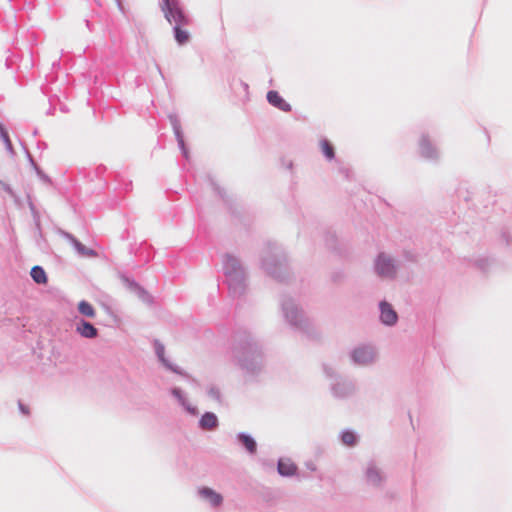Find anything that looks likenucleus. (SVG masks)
<instances>
[{"instance_id":"nucleus-18","label":"nucleus","mask_w":512,"mask_h":512,"mask_svg":"<svg viewBox=\"0 0 512 512\" xmlns=\"http://www.w3.org/2000/svg\"><path fill=\"white\" fill-rule=\"evenodd\" d=\"M0 136L3 139V141L5 142L7 149L12 151V143L10 141L9 135H8L7 131L2 126H0Z\"/></svg>"},{"instance_id":"nucleus-1","label":"nucleus","mask_w":512,"mask_h":512,"mask_svg":"<svg viewBox=\"0 0 512 512\" xmlns=\"http://www.w3.org/2000/svg\"><path fill=\"white\" fill-rule=\"evenodd\" d=\"M161 10L165 19L175 25H188L190 20L182 10L178 0H163Z\"/></svg>"},{"instance_id":"nucleus-4","label":"nucleus","mask_w":512,"mask_h":512,"mask_svg":"<svg viewBox=\"0 0 512 512\" xmlns=\"http://www.w3.org/2000/svg\"><path fill=\"white\" fill-rule=\"evenodd\" d=\"M381 320L386 325H393L397 321V314L390 304L382 302L380 304Z\"/></svg>"},{"instance_id":"nucleus-8","label":"nucleus","mask_w":512,"mask_h":512,"mask_svg":"<svg viewBox=\"0 0 512 512\" xmlns=\"http://www.w3.org/2000/svg\"><path fill=\"white\" fill-rule=\"evenodd\" d=\"M77 331L79 334L86 338H94L97 335V329L90 323L82 321L77 326Z\"/></svg>"},{"instance_id":"nucleus-17","label":"nucleus","mask_w":512,"mask_h":512,"mask_svg":"<svg viewBox=\"0 0 512 512\" xmlns=\"http://www.w3.org/2000/svg\"><path fill=\"white\" fill-rule=\"evenodd\" d=\"M76 248H77L78 252L81 253L82 255L90 256V257L96 256V253L92 249L86 248L81 243H77Z\"/></svg>"},{"instance_id":"nucleus-11","label":"nucleus","mask_w":512,"mask_h":512,"mask_svg":"<svg viewBox=\"0 0 512 512\" xmlns=\"http://www.w3.org/2000/svg\"><path fill=\"white\" fill-rule=\"evenodd\" d=\"M218 420L213 413H206L200 420V425L204 429H213L217 426Z\"/></svg>"},{"instance_id":"nucleus-6","label":"nucleus","mask_w":512,"mask_h":512,"mask_svg":"<svg viewBox=\"0 0 512 512\" xmlns=\"http://www.w3.org/2000/svg\"><path fill=\"white\" fill-rule=\"evenodd\" d=\"M199 493L214 506H219L222 503V496L210 488L204 487L199 490Z\"/></svg>"},{"instance_id":"nucleus-19","label":"nucleus","mask_w":512,"mask_h":512,"mask_svg":"<svg viewBox=\"0 0 512 512\" xmlns=\"http://www.w3.org/2000/svg\"><path fill=\"white\" fill-rule=\"evenodd\" d=\"M156 353H157V356L159 357V359L162 361V363L169 367L168 363L166 362V360L164 358L165 349H164L163 345H161V344L156 345Z\"/></svg>"},{"instance_id":"nucleus-5","label":"nucleus","mask_w":512,"mask_h":512,"mask_svg":"<svg viewBox=\"0 0 512 512\" xmlns=\"http://www.w3.org/2000/svg\"><path fill=\"white\" fill-rule=\"evenodd\" d=\"M374 357V353L372 349L367 347L358 348L353 353V358L355 362L359 364H367L372 361Z\"/></svg>"},{"instance_id":"nucleus-13","label":"nucleus","mask_w":512,"mask_h":512,"mask_svg":"<svg viewBox=\"0 0 512 512\" xmlns=\"http://www.w3.org/2000/svg\"><path fill=\"white\" fill-rule=\"evenodd\" d=\"M239 440L250 453L256 452L257 445L253 438L245 434H240Z\"/></svg>"},{"instance_id":"nucleus-2","label":"nucleus","mask_w":512,"mask_h":512,"mask_svg":"<svg viewBox=\"0 0 512 512\" xmlns=\"http://www.w3.org/2000/svg\"><path fill=\"white\" fill-rule=\"evenodd\" d=\"M376 270L379 275L384 277L393 276L395 273V267L392 261L384 255H379L376 263Z\"/></svg>"},{"instance_id":"nucleus-12","label":"nucleus","mask_w":512,"mask_h":512,"mask_svg":"<svg viewBox=\"0 0 512 512\" xmlns=\"http://www.w3.org/2000/svg\"><path fill=\"white\" fill-rule=\"evenodd\" d=\"M79 312L89 318H93L96 315L95 309L93 306L87 301H80L78 304Z\"/></svg>"},{"instance_id":"nucleus-14","label":"nucleus","mask_w":512,"mask_h":512,"mask_svg":"<svg viewBox=\"0 0 512 512\" xmlns=\"http://www.w3.org/2000/svg\"><path fill=\"white\" fill-rule=\"evenodd\" d=\"M320 146H321L323 154L328 159H333L334 158V148H333V146L331 145V143L329 141L322 140L321 143H320Z\"/></svg>"},{"instance_id":"nucleus-7","label":"nucleus","mask_w":512,"mask_h":512,"mask_svg":"<svg viewBox=\"0 0 512 512\" xmlns=\"http://www.w3.org/2000/svg\"><path fill=\"white\" fill-rule=\"evenodd\" d=\"M296 469V465L288 459H281L278 462V471L283 476H291L295 474Z\"/></svg>"},{"instance_id":"nucleus-10","label":"nucleus","mask_w":512,"mask_h":512,"mask_svg":"<svg viewBox=\"0 0 512 512\" xmlns=\"http://www.w3.org/2000/svg\"><path fill=\"white\" fill-rule=\"evenodd\" d=\"M31 277L38 284H46L47 283V275L44 269L40 266H34L31 269Z\"/></svg>"},{"instance_id":"nucleus-3","label":"nucleus","mask_w":512,"mask_h":512,"mask_svg":"<svg viewBox=\"0 0 512 512\" xmlns=\"http://www.w3.org/2000/svg\"><path fill=\"white\" fill-rule=\"evenodd\" d=\"M267 100L271 105L284 112L291 110L290 104H288L277 91H269L267 93Z\"/></svg>"},{"instance_id":"nucleus-9","label":"nucleus","mask_w":512,"mask_h":512,"mask_svg":"<svg viewBox=\"0 0 512 512\" xmlns=\"http://www.w3.org/2000/svg\"><path fill=\"white\" fill-rule=\"evenodd\" d=\"M184 25H175L174 26V36L175 40L179 45L186 44L190 39V34L188 30L183 29Z\"/></svg>"},{"instance_id":"nucleus-16","label":"nucleus","mask_w":512,"mask_h":512,"mask_svg":"<svg viewBox=\"0 0 512 512\" xmlns=\"http://www.w3.org/2000/svg\"><path fill=\"white\" fill-rule=\"evenodd\" d=\"M367 477H368V480L373 484H376L377 482L380 481V475L375 468H370L368 470Z\"/></svg>"},{"instance_id":"nucleus-15","label":"nucleus","mask_w":512,"mask_h":512,"mask_svg":"<svg viewBox=\"0 0 512 512\" xmlns=\"http://www.w3.org/2000/svg\"><path fill=\"white\" fill-rule=\"evenodd\" d=\"M342 441L344 444H346L348 446H352L356 442V437H355L354 433H352L350 431H346L342 434Z\"/></svg>"},{"instance_id":"nucleus-20","label":"nucleus","mask_w":512,"mask_h":512,"mask_svg":"<svg viewBox=\"0 0 512 512\" xmlns=\"http://www.w3.org/2000/svg\"><path fill=\"white\" fill-rule=\"evenodd\" d=\"M173 394L178 398L181 399V391L178 389L173 390Z\"/></svg>"}]
</instances>
